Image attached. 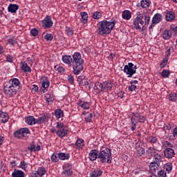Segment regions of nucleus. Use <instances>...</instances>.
<instances>
[{
  "mask_svg": "<svg viewBox=\"0 0 177 177\" xmlns=\"http://www.w3.org/2000/svg\"><path fill=\"white\" fill-rule=\"evenodd\" d=\"M144 24L149 26L150 24V16L147 14H142L140 12L137 13V17L133 21V27L136 30H141L142 32L146 30V26Z\"/></svg>",
  "mask_w": 177,
  "mask_h": 177,
  "instance_id": "1",
  "label": "nucleus"
},
{
  "mask_svg": "<svg viewBox=\"0 0 177 177\" xmlns=\"http://www.w3.org/2000/svg\"><path fill=\"white\" fill-rule=\"evenodd\" d=\"M84 60L81 57V53H75L73 55L72 64L73 66V74L79 75L84 70Z\"/></svg>",
  "mask_w": 177,
  "mask_h": 177,
  "instance_id": "2",
  "label": "nucleus"
},
{
  "mask_svg": "<svg viewBox=\"0 0 177 177\" xmlns=\"http://www.w3.org/2000/svg\"><path fill=\"white\" fill-rule=\"evenodd\" d=\"M115 26V22L106 20L100 22L97 32L99 35H106L110 34Z\"/></svg>",
  "mask_w": 177,
  "mask_h": 177,
  "instance_id": "3",
  "label": "nucleus"
},
{
  "mask_svg": "<svg viewBox=\"0 0 177 177\" xmlns=\"http://www.w3.org/2000/svg\"><path fill=\"white\" fill-rule=\"evenodd\" d=\"M98 158L100 159V162H102V164H104V162L111 164V160L113 159V156H111V150L106 148L100 151L98 154Z\"/></svg>",
  "mask_w": 177,
  "mask_h": 177,
  "instance_id": "4",
  "label": "nucleus"
},
{
  "mask_svg": "<svg viewBox=\"0 0 177 177\" xmlns=\"http://www.w3.org/2000/svg\"><path fill=\"white\" fill-rule=\"evenodd\" d=\"M136 68H138L136 65L130 62L127 65L124 66L123 71L127 74V75H128V78H131L133 74H136Z\"/></svg>",
  "mask_w": 177,
  "mask_h": 177,
  "instance_id": "5",
  "label": "nucleus"
},
{
  "mask_svg": "<svg viewBox=\"0 0 177 177\" xmlns=\"http://www.w3.org/2000/svg\"><path fill=\"white\" fill-rule=\"evenodd\" d=\"M30 133H31L30 129L27 127H24L15 131L14 136L17 138V139H24V138H26L27 135H30Z\"/></svg>",
  "mask_w": 177,
  "mask_h": 177,
  "instance_id": "6",
  "label": "nucleus"
},
{
  "mask_svg": "<svg viewBox=\"0 0 177 177\" xmlns=\"http://www.w3.org/2000/svg\"><path fill=\"white\" fill-rule=\"evenodd\" d=\"M4 94L8 97H15L17 95V91L16 88L6 84L3 87Z\"/></svg>",
  "mask_w": 177,
  "mask_h": 177,
  "instance_id": "7",
  "label": "nucleus"
},
{
  "mask_svg": "<svg viewBox=\"0 0 177 177\" xmlns=\"http://www.w3.org/2000/svg\"><path fill=\"white\" fill-rule=\"evenodd\" d=\"M7 85L11 86V88H14L17 91L21 89V83H20V80L17 78H12L9 80Z\"/></svg>",
  "mask_w": 177,
  "mask_h": 177,
  "instance_id": "8",
  "label": "nucleus"
},
{
  "mask_svg": "<svg viewBox=\"0 0 177 177\" xmlns=\"http://www.w3.org/2000/svg\"><path fill=\"white\" fill-rule=\"evenodd\" d=\"M162 21V15L160 13H156L152 18V21L151 26L149 27V30H151L153 27H155L156 24H158Z\"/></svg>",
  "mask_w": 177,
  "mask_h": 177,
  "instance_id": "9",
  "label": "nucleus"
},
{
  "mask_svg": "<svg viewBox=\"0 0 177 177\" xmlns=\"http://www.w3.org/2000/svg\"><path fill=\"white\" fill-rule=\"evenodd\" d=\"M41 24L44 28H52L53 26V21H52L50 16H46L44 20L41 21Z\"/></svg>",
  "mask_w": 177,
  "mask_h": 177,
  "instance_id": "10",
  "label": "nucleus"
},
{
  "mask_svg": "<svg viewBox=\"0 0 177 177\" xmlns=\"http://www.w3.org/2000/svg\"><path fill=\"white\" fill-rule=\"evenodd\" d=\"M46 174V169L45 167H39L37 171L35 173L30 174V177H42Z\"/></svg>",
  "mask_w": 177,
  "mask_h": 177,
  "instance_id": "11",
  "label": "nucleus"
},
{
  "mask_svg": "<svg viewBox=\"0 0 177 177\" xmlns=\"http://www.w3.org/2000/svg\"><path fill=\"white\" fill-rule=\"evenodd\" d=\"M88 158L91 161H96L99 158V151L97 149H92L88 154Z\"/></svg>",
  "mask_w": 177,
  "mask_h": 177,
  "instance_id": "12",
  "label": "nucleus"
},
{
  "mask_svg": "<svg viewBox=\"0 0 177 177\" xmlns=\"http://www.w3.org/2000/svg\"><path fill=\"white\" fill-rule=\"evenodd\" d=\"M28 150L32 153V151H39L41 150V145H37V147L35 146V142L32 141L30 145L28 147Z\"/></svg>",
  "mask_w": 177,
  "mask_h": 177,
  "instance_id": "13",
  "label": "nucleus"
},
{
  "mask_svg": "<svg viewBox=\"0 0 177 177\" xmlns=\"http://www.w3.org/2000/svg\"><path fill=\"white\" fill-rule=\"evenodd\" d=\"M165 157L166 158H172L173 157H175V151L174 149H165L164 151Z\"/></svg>",
  "mask_w": 177,
  "mask_h": 177,
  "instance_id": "14",
  "label": "nucleus"
},
{
  "mask_svg": "<svg viewBox=\"0 0 177 177\" xmlns=\"http://www.w3.org/2000/svg\"><path fill=\"white\" fill-rule=\"evenodd\" d=\"M9 120V114L6 112L2 111V109H0V121L1 122H8Z\"/></svg>",
  "mask_w": 177,
  "mask_h": 177,
  "instance_id": "15",
  "label": "nucleus"
},
{
  "mask_svg": "<svg viewBox=\"0 0 177 177\" xmlns=\"http://www.w3.org/2000/svg\"><path fill=\"white\" fill-rule=\"evenodd\" d=\"M42 80H43V82L41 84V88H42V91L45 92V89H48V88H49L50 83L49 82V79L48 78V77H44L42 78Z\"/></svg>",
  "mask_w": 177,
  "mask_h": 177,
  "instance_id": "16",
  "label": "nucleus"
},
{
  "mask_svg": "<svg viewBox=\"0 0 177 177\" xmlns=\"http://www.w3.org/2000/svg\"><path fill=\"white\" fill-rule=\"evenodd\" d=\"M25 122L28 124V125H35V124H37L35 118L31 115L25 118Z\"/></svg>",
  "mask_w": 177,
  "mask_h": 177,
  "instance_id": "17",
  "label": "nucleus"
},
{
  "mask_svg": "<svg viewBox=\"0 0 177 177\" xmlns=\"http://www.w3.org/2000/svg\"><path fill=\"white\" fill-rule=\"evenodd\" d=\"M8 10L10 13H16L19 10V5L10 3L8 6Z\"/></svg>",
  "mask_w": 177,
  "mask_h": 177,
  "instance_id": "18",
  "label": "nucleus"
},
{
  "mask_svg": "<svg viewBox=\"0 0 177 177\" xmlns=\"http://www.w3.org/2000/svg\"><path fill=\"white\" fill-rule=\"evenodd\" d=\"M94 89L95 91H99V92H103V91H104V83H100L99 82H95Z\"/></svg>",
  "mask_w": 177,
  "mask_h": 177,
  "instance_id": "19",
  "label": "nucleus"
},
{
  "mask_svg": "<svg viewBox=\"0 0 177 177\" xmlns=\"http://www.w3.org/2000/svg\"><path fill=\"white\" fill-rule=\"evenodd\" d=\"M149 168L151 169V172L152 174H155L158 171V169L160 168V165L158 163H153L152 162L149 165Z\"/></svg>",
  "mask_w": 177,
  "mask_h": 177,
  "instance_id": "20",
  "label": "nucleus"
},
{
  "mask_svg": "<svg viewBox=\"0 0 177 177\" xmlns=\"http://www.w3.org/2000/svg\"><path fill=\"white\" fill-rule=\"evenodd\" d=\"M113 86H114V83L111 81L104 82V91H111Z\"/></svg>",
  "mask_w": 177,
  "mask_h": 177,
  "instance_id": "21",
  "label": "nucleus"
},
{
  "mask_svg": "<svg viewBox=\"0 0 177 177\" xmlns=\"http://www.w3.org/2000/svg\"><path fill=\"white\" fill-rule=\"evenodd\" d=\"M136 124H138V121L136 120V118L133 117H130L129 125L131 127V131H135L136 129Z\"/></svg>",
  "mask_w": 177,
  "mask_h": 177,
  "instance_id": "22",
  "label": "nucleus"
},
{
  "mask_svg": "<svg viewBox=\"0 0 177 177\" xmlns=\"http://www.w3.org/2000/svg\"><path fill=\"white\" fill-rule=\"evenodd\" d=\"M12 177H24V171L19 169H14L12 174Z\"/></svg>",
  "mask_w": 177,
  "mask_h": 177,
  "instance_id": "23",
  "label": "nucleus"
},
{
  "mask_svg": "<svg viewBox=\"0 0 177 177\" xmlns=\"http://www.w3.org/2000/svg\"><path fill=\"white\" fill-rule=\"evenodd\" d=\"M48 120L49 117L44 115L41 117H39L38 119H36V124H44V122H48Z\"/></svg>",
  "mask_w": 177,
  "mask_h": 177,
  "instance_id": "24",
  "label": "nucleus"
},
{
  "mask_svg": "<svg viewBox=\"0 0 177 177\" xmlns=\"http://www.w3.org/2000/svg\"><path fill=\"white\" fill-rule=\"evenodd\" d=\"M122 19H124L125 20H130L131 17H132V12L129 10H124L122 12Z\"/></svg>",
  "mask_w": 177,
  "mask_h": 177,
  "instance_id": "25",
  "label": "nucleus"
},
{
  "mask_svg": "<svg viewBox=\"0 0 177 177\" xmlns=\"http://www.w3.org/2000/svg\"><path fill=\"white\" fill-rule=\"evenodd\" d=\"M165 18L167 21H172V20H175V14L173 12L169 11L166 13Z\"/></svg>",
  "mask_w": 177,
  "mask_h": 177,
  "instance_id": "26",
  "label": "nucleus"
},
{
  "mask_svg": "<svg viewBox=\"0 0 177 177\" xmlns=\"http://www.w3.org/2000/svg\"><path fill=\"white\" fill-rule=\"evenodd\" d=\"M54 115L56 118H62V117H64V112L63 111V110L57 109L55 110Z\"/></svg>",
  "mask_w": 177,
  "mask_h": 177,
  "instance_id": "27",
  "label": "nucleus"
},
{
  "mask_svg": "<svg viewBox=\"0 0 177 177\" xmlns=\"http://www.w3.org/2000/svg\"><path fill=\"white\" fill-rule=\"evenodd\" d=\"M57 135L59 138H64L67 135V130L66 129H59L57 131Z\"/></svg>",
  "mask_w": 177,
  "mask_h": 177,
  "instance_id": "28",
  "label": "nucleus"
},
{
  "mask_svg": "<svg viewBox=\"0 0 177 177\" xmlns=\"http://www.w3.org/2000/svg\"><path fill=\"white\" fill-rule=\"evenodd\" d=\"M62 62L66 64H71L73 63V58L70 55L62 56Z\"/></svg>",
  "mask_w": 177,
  "mask_h": 177,
  "instance_id": "29",
  "label": "nucleus"
},
{
  "mask_svg": "<svg viewBox=\"0 0 177 177\" xmlns=\"http://www.w3.org/2000/svg\"><path fill=\"white\" fill-rule=\"evenodd\" d=\"M82 18L80 19V21L83 24H86L88 23V13L86 12H82L80 13Z\"/></svg>",
  "mask_w": 177,
  "mask_h": 177,
  "instance_id": "30",
  "label": "nucleus"
},
{
  "mask_svg": "<svg viewBox=\"0 0 177 177\" xmlns=\"http://www.w3.org/2000/svg\"><path fill=\"white\" fill-rule=\"evenodd\" d=\"M59 160H68L70 158V154L66 153H59L57 154Z\"/></svg>",
  "mask_w": 177,
  "mask_h": 177,
  "instance_id": "31",
  "label": "nucleus"
},
{
  "mask_svg": "<svg viewBox=\"0 0 177 177\" xmlns=\"http://www.w3.org/2000/svg\"><path fill=\"white\" fill-rule=\"evenodd\" d=\"M21 70L24 71V73H31V68H30V66H28V65L27 64V63H26L25 62L21 63Z\"/></svg>",
  "mask_w": 177,
  "mask_h": 177,
  "instance_id": "32",
  "label": "nucleus"
},
{
  "mask_svg": "<svg viewBox=\"0 0 177 177\" xmlns=\"http://www.w3.org/2000/svg\"><path fill=\"white\" fill-rule=\"evenodd\" d=\"M162 169L169 174L172 171V163L168 162L163 165Z\"/></svg>",
  "mask_w": 177,
  "mask_h": 177,
  "instance_id": "33",
  "label": "nucleus"
},
{
  "mask_svg": "<svg viewBox=\"0 0 177 177\" xmlns=\"http://www.w3.org/2000/svg\"><path fill=\"white\" fill-rule=\"evenodd\" d=\"M103 171L102 170H94L90 174V177H99L102 176Z\"/></svg>",
  "mask_w": 177,
  "mask_h": 177,
  "instance_id": "34",
  "label": "nucleus"
},
{
  "mask_svg": "<svg viewBox=\"0 0 177 177\" xmlns=\"http://www.w3.org/2000/svg\"><path fill=\"white\" fill-rule=\"evenodd\" d=\"M146 153H147V156H149V157H151L157 153V151L156 150V149H154L153 147H149L146 151Z\"/></svg>",
  "mask_w": 177,
  "mask_h": 177,
  "instance_id": "35",
  "label": "nucleus"
},
{
  "mask_svg": "<svg viewBox=\"0 0 177 177\" xmlns=\"http://www.w3.org/2000/svg\"><path fill=\"white\" fill-rule=\"evenodd\" d=\"M162 37L163 39H169L172 37V32L171 30H165Z\"/></svg>",
  "mask_w": 177,
  "mask_h": 177,
  "instance_id": "36",
  "label": "nucleus"
},
{
  "mask_svg": "<svg viewBox=\"0 0 177 177\" xmlns=\"http://www.w3.org/2000/svg\"><path fill=\"white\" fill-rule=\"evenodd\" d=\"M151 3V1L150 0H142L140 1V5L142 8H143L144 9L146 8H149Z\"/></svg>",
  "mask_w": 177,
  "mask_h": 177,
  "instance_id": "37",
  "label": "nucleus"
},
{
  "mask_svg": "<svg viewBox=\"0 0 177 177\" xmlns=\"http://www.w3.org/2000/svg\"><path fill=\"white\" fill-rule=\"evenodd\" d=\"M80 105L82 109H84V110H88L91 106V104L88 102L80 101Z\"/></svg>",
  "mask_w": 177,
  "mask_h": 177,
  "instance_id": "38",
  "label": "nucleus"
},
{
  "mask_svg": "<svg viewBox=\"0 0 177 177\" xmlns=\"http://www.w3.org/2000/svg\"><path fill=\"white\" fill-rule=\"evenodd\" d=\"M76 149H82L84 147V140L78 139L75 143Z\"/></svg>",
  "mask_w": 177,
  "mask_h": 177,
  "instance_id": "39",
  "label": "nucleus"
},
{
  "mask_svg": "<svg viewBox=\"0 0 177 177\" xmlns=\"http://www.w3.org/2000/svg\"><path fill=\"white\" fill-rule=\"evenodd\" d=\"M162 145L165 149H175L174 145H172L171 142L168 141L163 142Z\"/></svg>",
  "mask_w": 177,
  "mask_h": 177,
  "instance_id": "40",
  "label": "nucleus"
},
{
  "mask_svg": "<svg viewBox=\"0 0 177 177\" xmlns=\"http://www.w3.org/2000/svg\"><path fill=\"white\" fill-rule=\"evenodd\" d=\"M155 160L154 162H152L154 164H159L161 161V155L158 154V153L153 156Z\"/></svg>",
  "mask_w": 177,
  "mask_h": 177,
  "instance_id": "41",
  "label": "nucleus"
},
{
  "mask_svg": "<svg viewBox=\"0 0 177 177\" xmlns=\"http://www.w3.org/2000/svg\"><path fill=\"white\" fill-rule=\"evenodd\" d=\"M62 175H64V176H71L73 175V170L66 169L62 171Z\"/></svg>",
  "mask_w": 177,
  "mask_h": 177,
  "instance_id": "42",
  "label": "nucleus"
},
{
  "mask_svg": "<svg viewBox=\"0 0 177 177\" xmlns=\"http://www.w3.org/2000/svg\"><path fill=\"white\" fill-rule=\"evenodd\" d=\"M158 177H167V171L164 169H161L159 171H158Z\"/></svg>",
  "mask_w": 177,
  "mask_h": 177,
  "instance_id": "43",
  "label": "nucleus"
},
{
  "mask_svg": "<svg viewBox=\"0 0 177 177\" xmlns=\"http://www.w3.org/2000/svg\"><path fill=\"white\" fill-rule=\"evenodd\" d=\"M171 73L169 72V70H164L161 73V75L162 77H163V78H168V77H169Z\"/></svg>",
  "mask_w": 177,
  "mask_h": 177,
  "instance_id": "44",
  "label": "nucleus"
},
{
  "mask_svg": "<svg viewBox=\"0 0 177 177\" xmlns=\"http://www.w3.org/2000/svg\"><path fill=\"white\" fill-rule=\"evenodd\" d=\"M87 116L85 118L86 122H91L92 121V118H93V114L89 112L86 113Z\"/></svg>",
  "mask_w": 177,
  "mask_h": 177,
  "instance_id": "45",
  "label": "nucleus"
},
{
  "mask_svg": "<svg viewBox=\"0 0 177 177\" xmlns=\"http://www.w3.org/2000/svg\"><path fill=\"white\" fill-rule=\"evenodd\" d=\"M44 38L46 39V41H52L53 39V35L50 33H46V35L44 36Z\"/></svg>",
  "mask_w": 177,
  "mask_h": 177,
  "instance_id": "46",
  "label": "nucleus"
},
{
  "mask_svg": "<svg viewBox=\"0 0 177 177\" xmlns=\"http://www.w3.org/2000/svg\"><path fill=\"white\" fill-rule=\"evenodd\" d=\"M58 153H53L51 156V161L53 162H59V156H57Z\"/></svg>",
  "mask_w": 177,
  "mask_h": 177,
  "instance_id": "47",
  "label": "nucleus"
},
{
  "mask_svg": "<svg viewBox=\"0 0 177 177\" xmlns=\"http://www.w3.org/2000/svg\"><path fill=\"white\" fill-rule=\"evenodd\" d=\"M46 97L47 103H52V102H53V100H55V98L50 94H47Z\"/></svg>",
  "mask_w": 177,
  "mask_h": 177,
  "instance_id": "48",
  "label": "nucleus"
},
{
  "mask_svg": "<svg viewBox=\"0 0 177 177\" xmlns=\"http://www.w3.org/2000/svg\"><path fill=\"white\" fill-rule=\"evenodd\" d=\"M169 100L171 102H176V93H171L169 96Z\"/></svg>",
  "mask_w": 177,
  "mask_h": 177,
  "instance_id": "49",
  "label": "nucleus"
},
{
  "mask_svg": "<svg viewBox=\"0 0 177 177\" xmlns=\"http://www.w3.org/2000/svg\"><path fill=\"white\" fill-rule=\"evenodd\" d=\"M145 153L146 151L142 147H140V149L137 150V154L139 157H142V156L145 155Z\"/></svg>",
  "mask_w": 177,
  "mask_h": 177,
  "instance_id": "50",
  "label": "nucleus"
},
{
  "mask_svg": "<svg viewBox=\"0 0 177 177\" xmlns=\"http://www.w3.org/2000/svg\"><path fill=\"white\" fill-rule=\"evenodd\" d=\"M39 32V31L37 28H32V30H30V35H32V37H37Z\"/></svg>",
  "mask_w": 177,
  "mask_h": 177,
  "instance_id": "51",
  "label": "nucleus"
},
{
  "mask_svg": "<svg viewBox=\"0 0 177 177\" xmlns=\"http://www.w3.org/2000/svg\"><path fill=\"white\" fill-rule=\"evenodd\" d=\"M93 19L99 20L102 17V13L100 12H95L93 15Z\"/></svg>",
  "mask_w": 177,
  "mask_h": 177,
  "instance_id": "52",
  "label": "nucleus"
},
{
  "mask_svg": "<svg viewBox=\"0 0 177 177\" xmlns=\"http://www.w3.org/2000/svg\"><path fill=\"white\" fill-rule=\"evenodd\" d=\"M146 121V117L143 116V115H139L137 120V122H141L143 123Z\"/></svg>",
  "mask_w": 177,
  "mask_h": 177,
  "instance_id": "53",
  "label": "nucleus"
},
{
  "mask_svg": "<svg viewBox=\"0 0 177 177\" xmlns=\"http://www.w3.org/2000/svg\"><path fill=\"white\" fill-rule=\"evenodd\" d=\"M28 165L27 162H25L24 161H21L19 165V167L21 168L22 169H26V168H28Z\"/></svg>",
  "mask_w": 177,
  "mask_h": 177,
  "instance_id": "54",
  "label": "nucleus"
},
{
  "mask_svg": "<svg viewBox=\"0 0 177 177\" xmlns=\"http://www.w3.org/2000/svg\"><path fill=\"white\" fill-rule=\"evenodd\" d=\"M149 143H156L157 142V138L154 136H150L149 138Z\"/></svg>",
  "mask_w": 177,
  "mask_h": 177,
  "instance_id": "55",
  "label": "nucleus"
},
{
  "mask_svg": "<svg viewBox=\"0 0 177 177\" xmlns=\"http://www.w3.org/2000/svg\"><path fill=\"white\" fill-rule=\"evenodd\" d=\"M66 32L67 34V35H73V34H74V32H73V30H71V28H66Z\"/></svg>",
  "mask_w": 177,
  "mask_h": 177,
  "instance_id": "56",
  "label": "nucleus"
},
{
  "mask_svg": "<svg viewBox=\"0 0 177 177\" xmlns=\"http://www.w3.org/2000/svg\"><path fill=\"white\" fill-rule=\"evenodd\" d=\"M56 128L57 129H64V124H63L62 122H57Z\"/></svg>",
  "mask_w": 177,
  "mask_h": 177,
  "instance_id": "57",
  "label": "nucleus"
},
{
  "mask_svg": "<svg viewBox=\"0 0 177 177\" xmlns=\"http://www.w3.org/2000/svg\"><path fill=\"white\" fill-rule=\"evenodd\" d=\"M136 85L135 84H131V86H129V91L131 92H133V91H136Z\"/></svg>",
  "mask_w": 177,
  "mask_h": 177,
  "instance_id": "58",
  "label": "nucleus"
},
{
  "mask_svg": "<svg viewBox=\"0 0 177 177\" xmlns=\"http://www.w3.org/2000/svg\"><path fill=\"white\" fill-rule=\"evenodd\" d=\"M67 80L71 82V84H74V76L72 75H68Z\"/></svg>",
  "mask_w": 177,
  "mask_h": 177,
  "instance_id": "59",
  "label": "nucleus"
},
{
  "mask_svg": "<svg viewBox=\"0 0 177 177\" xmlns=\"http://www.w3.org/2000/svg\"><path fill=\"white\" fill-rule=\"evenodd\" d=\"M167 63H168V59H165L160 64L161 68H164L167 66Z\"/></svg>",
  "mask_w": 177,
  "mask_h": 177,
  "instance_id": "60",
  "label": "nucleus"
},
{
  "mask_svg": "<svg viewBox=\"0 0 177 177\" xmlns=\"http://www.w3.org/2000/svg\"><path fill=\"white\" fill-rule=\"evenodd\" d=\"M81 82L83 86H86V85H89V82H88V80L85 79V77L84 78L83 81H82Z\"/></svg>",
  "mask_w": 177,
  "mask_h": 177,
  "instance_id": "61",
  "label": "nucleus"
},
{
  "mask_svg": "<svg viewBox=\"0 0 177 177\" xmlns=\"http://www.w3.org/2000/svg\"><path fill=\"white\" fill-rule=\"evenodd\" d=\"M6 60L9 63H12L13 62V57H12L11 55H8L6 56Z\"/></svg>",
  "mask_w": 177,
  "mask_h": 177,
  "instance_id": "62",
  "label": "nucleus"
},
{
  "mask_svg": "<svg viewBox=\"0 0 177 177\" xmlns=\"http://www.w3.org/2000/svg\"><path fill=\"white\" fill-rule=\"evenodd\" d=\"M84 78H85V76L84 75L78 76L77 82H82Z\"/></svg>",
  "mask_w": 177,
  "mask_h": 177,
  "instance_id": "63",
  "label": "nucleus"
},
{
  "mask_svg": "<svg viewBox=\"0 0 177 177\" xmlns=\"http://www.w3.org/2000/svg\"><path fill=\"white\" fill-rule=\"evenodd\" d=\"M16 40H14L12 39H10L8 41V43L10 44V45H14L15 44H16Z\"/></svg>",
  "mask_w": 177,
  "mask_h": 177,
  "instance_id": "64",
  "label": "nucleus"
}]
</instances>
